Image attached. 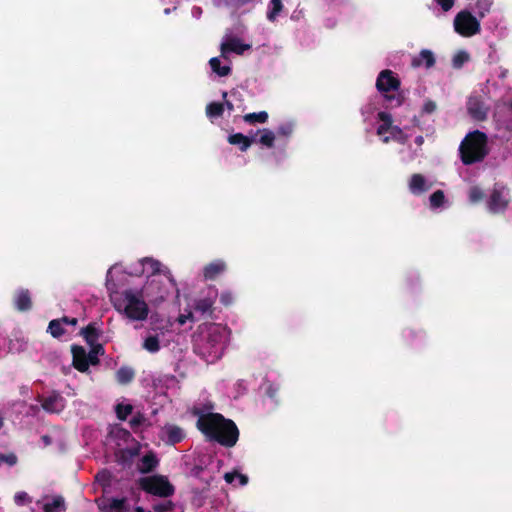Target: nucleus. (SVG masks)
<instances>
[{
  "mask_svg": "<svg viewBox=\"0 0 512 512\" xmlns=\"http://www.w3.org/2000/svg\"><path fill=\"white\" fill-rule=\"evenodd\" d=\"M226 340V331L221 325L205 323L193 334V351L207 363H213L223 355Z\"/></svg>",
  "mask_w": 512,
  "mask_h": 512,
  "instance_id": "obj_1",
  "label": "nucleus"
},
{
  "mask_svg": "<svg viewBox=\"0 0 512 512\" xmlns=\"http://www.w3.org/2000/svg\"><path fill=\"white\" fill-rule=\"evenodd\" d=\"M198 430L210 441L226 448L234 447L239 439V430L235 422L220 413L201 415L196 423Z\"/></svg>",
  "mask_w": 512,
  "mask_h": 512,
  "instance_id": "obj_2",
  "label": "nucleus"
},
{
  "mask_svg": "<svg viewBox=\"0 0 512 512\" xmlns=\"http://www.w3.org/2000/svg\"><path fill=\"white\" fill-rule=\"evenodd\" d=\"M459 153L465 165L481 162L489 153L487 135L479 130L469 132L460 144Z\"/></svg>",
  "mask_w": 512,
  "mask_h": 512,
  "instance_id": "obj_3",
  "label": "nucleus"
},
{
  "mask_svg": "<svg viewBox=\"0 0 512 512\" xmlns=\"http://www.w3.org/2000/svg\"><path fill=\"white\" fill-rule=\"evenodd\" d=\"M114 307L123 312L127 318L134 321H143L147 318L149 308L141 296L136 295L132 290H125L120 298L114 300Z\"/></svg>",
  "mask_w": 512,
  "mask_h": 512,
  "instance_id": "obj_4",
  "label": "nucleus"
},
{
  "mask_svg": "<svg viewBox=\"0 0 512 512\" xmlns=\"http://www.w3.org/2000/svg\"><path fill=\"white\" fill-rule=\"evenodd\" d=\"M139 485L146 493L163 498L170 497L175 492L174 486L162 475L143 477L139 480Z\"/></svg>",
  "mask_w": 512,
  "mask_h": 512,
  "instance_id": "obj_5",
  "label": "nucleus"
},
{
  "mask_svg": "<svg viewBox=\"0 0 512 512\" xmlns=\"http://www.w3.org/2000/svg\"><path fill=\"white\" fill-rule=\"evenodd\" d=\"M454 29L463 37H471L480 32V22L469 11L464 10L455 16Z\"/></svg>",
  "mask_w": 512,
  "mask_h": 512,
  "instance_id": "obj_6",
  "label": "nucleus"
},
{
  "mask_svg": "<svg viewBox=\"0 0 512 512\" xmlns=\"http://www.w3.org/2000/svg\"><path fill=\"white\" fill-rule=\"evenodd\" d=\"M376 88L380 93L396 91L400 88V80L391 70H382L376 80Z\"/></svg>",
  "mask_w": 512,
  "mask_h": 512,
  "instance_id": "obj_7",
  "label": "nucleus"
},
{
  "mask_svg": "<svg viewBox=\"0 0 512 512\" xmlns=\"http://www.w3.org/2000/svg\"><path fill=\"white\" fill-rule=\"evenodd\" d=\"M71 353L73 367L79 372H87L89 370L91 362L89 359V354L87 353L85 348L80 345H72Z\"/></svg>",
  "mask_w": 512,
  "mask_h": 512,
  "instance_id": "obj_8",
  "label": "nucleus"
},
{
  "mask_svg": "<svg viewBox=\"0 0 512 512\" xmlns=\"http://www.w3.org/2000/svg\"><path fill=\"white\" fill-rule=\"evenodd\" d=\"M468 114L476 121L487 119L489 108L480 99V97H470L467 102Z\"/></svg>",
  "mask_w": 512,
  "mask_h": 512,
  "instance_id": "obj_9",
  "label": "nucleus"
},
{
  "mask_svg": "<svg viewBox=\"0 0 512 512\" xmlns=\"http://www.w3.org/2000/svg\"><path fill=\"white\" fill-rule=\"evenodd\" d=\"M509 204V199L505 196L503 190L493 189L488 200V208L492 213L503 212Z\"/></svg>",
  "mask_w": 512,
  "mask_h": 512,
  "instance_id": "obj_10",
  "label": "nucleus"
},
{
  "mask_svg": "<svg viewBox=\"0 0 512 512\" xmlns=\"http://www.w3.org/2000/svg\"><path fill=\"white\" fill-rule=\"evenodd\" d=\"M227 268L226 263L221 260L217 259L209 264H207L203 269V275L206 280H214L216 279L220 274H222Z\"/></svg>",
  "mask_w": 512,
  "mask_h": 512,
  "instance_id": "obj_11",
  "label": "nucleus"
},
{
  "mask_svg": "<svg viewBox=\"0 0 512 512\" xmlns=\"http://www.w3.org/2000/svg\"><path fill=\"white\" fill-rule=\"evenodd\" d=\"M14 306L20 312H26L32 308L31 294L28 289H20L16 292Z\"/></svg>",
  "mask_w": 512,
  "mask_h": 512,
  "instance_id": "obj_12",
  "label": "nucleus"
},
{
  "mask_svg": "<svg viewBox=\"0 0 512 512\" xmlns=\"http://www.w3.org/2000/svg\"><path fill=\"white\" fill-rule=\"evenodd\" d=\"M435 57L432 51L423 49L420 51L418 56L413 57L411 65L414 68L421 67L424 65L426 68H431L435 65Z\"/></svg>",
  "mask_w": 512,
  "mask_h": 512,
  "instance_id": "obj_13",
  "label": "nucleus"
},
{
  "mask_svg": "<svg viewBox=\"0 0 512 512\" xmlns=\"http://www.w3.org/2000/svg\"><path fill=\"white\" fill-rule=\"evenodd\" d=\"M216 295L199 298L194 303V311L202 316H211L213 314V305Z\"/></svg>",
  "mask_w": 512,
  "mask_h": 512,
  "instance_id": "obj_14",
  "label": "nucleus"
},
{
  "mask_svg": "<svg viewBox=\"0 0 512 512\" xmlns=\"http://www.w3.org/2000/svg\"><path fill=\"white\" fill-rule=\"evenodd\" d=\"M163 432L166 435V443L175 445L185 438L184 430L177 425H165Z\"/></svg>",
  "mask_w": 512,
  "mask_h": 512,
  "instance_id": "obj_15",
  "label": "nucleus"
},
{
  "mask_svg": "<svg viewBox=\"0 0 512 512\" xmlns=\"http://www.w3.org/2000/svg\"><path fill=\"white\" fill-rule=\"evenodd\" d=\"M228 142L231 145L238 146L241 152H245L250 148V146L254 142V139L238 132L229 135Z\"/></svg>",
  "mask_w": 512,
  "mask_h": 512,
  "instance_id": "obj_16",
  "label": "nucleus"
},
{
  "mask_svg": "<svg viewBox=\"0 0 512 512\" xmlns=\"http://www.w3.org/2000/svg\"><path fill=\"white\" fill-rule=\"evenodd\" d=\"M139 470L141 473L147 474L155 470L159 464L156 454L152 451L146 453L140 460Z\"/></svg>",
  "mask_w": 512,
  "mask_h": 512,
  "instance_id": "obj_17",
  "label": "nucleus"
},
{
  "mask_svg": "<svg viewBox=\"0 0 512 512\" xmlns=\"http://www.w3.org/2000/svg\"><path fill=\"white\" fill-rule=\"evenodd\" d=\"M249 45L243 44L238 38H231L227 42L222 43L221 51L225 52H234L236 54H243L245 50L249 49Z\"/></svg>",
  "mask_w": 512,
  "mask_h": 512,
  "instance_id": "obj_18",
  "label": "nucleus"
},
{
  "mask_svg": "<svg viewBox=\"0 0 512 512\" xmlns=\"http://www.w3.org/2000/svg\"><path fill=\"white\" fill-rule=\"evenodd\" d=\"M409 189L413 194H421L429 189L422 174H413L409 182Z\"/></svg>",
  "mask_w": 512,
  "mask_h": 512,
  "instance_id": "obj_19",
  "label": "nucleus"
},
{
  "mask_svg": "<svg viewBox=\"0 0 512 512\" xmlns=\"http://www.w3.org/2000/svg\"><path fill=\"white\" fill-rule=\"evenodd\" d=\"M116 381L121 385L131 383L135 378V371L129 366H121L115 374Z\"/></svg>",
  "mask_w": 512,
  "mask_h": 512,
  "instance_id": "obj_20",
  "label": "nucleus"
},
{
  "mask_svg": "<svg viewBox=\"0 0 512 512\" xmlns=\"http://www.w3.org/2000/svg\"><path fill=\"white\" fill-rule=\"evenodd\" d=\"M81 335L89 346L98 344L97 340L99 338L100 332L97 329L95 323H89L86 327L82 328Z\"/></svg>",
  "mask_w": 512,
  "mask_h": 512,
  "instance_id": "obj_21",
  "label": "nucleus"
},
{
  "mask_svg": "<svg viewBox=\"0 0 512 512\" xmlns=\"http://www.w3.org/2000/svg\"><path fill=\"white\" fill-rule=\"evenodd\" d=\"M283 9L284 6L282 0H270L267 11V19L270 22H275Z\"/></svg>",
  "mask_w": 512,
  "mask_h": 512,
  "instance_id": "obj_22",
  "label": "nucleus"
},
{
  "mask_svg": "<svg viewBox=\"0 0 512 512\" xmlns=\"http://www.w3.org/2000/svg\"><path fill=\"white\" fill-rule=\"evenodd\" d=\"M65 510V501L62 496H55L52 501L43 505L44 512H61Z\"/></svg>",
  "mask_w": 512,
  "mask_h": 512,
  "instance_id": "obj_23",
  "label": "nucleus"
},
{
  "mask_svg": "<svg viewBox=\"0 0 512 512\" xmlns=\"http://www.w3.org/2000/svg\"><path fill=\"white\" fill-rule=\"evenodd\" d=\"M108 508L110 512H130L126 498H112Z\"/></svg>",
  "mask_w": 512,
  "mask_h": 512,
  "instance_id": "obj_24",
  "label": "nucleus"
},
{
  "mask_svg": "<svg viewBox=\"0 0 512 512\" xmlns=\"http://www.w3.org/2000/svg\"><path fill=\"white\" fill-rule=\"evenodd\" d=\"M224 113V104L220 102H210L206 106V115L209 119L219 118Z\"/></svg>",
  "mask_w": 512,
  "mask_h": 512,
  "instance_id": "obj_25",
  "label": "nucleus"
},
{
  "mask_svg": "<svg viewBox=\"0 0 512 512\" xmlns=\"http://www.w3.org/2000/svg\"><path fill=\"white\" fill-rule=\"evenodd\" d=\"M61 397L59 395H52L46 397L42 402V407L47 412H59V402L61 401Z\"/></svg>",
  "mask_w": 512,
  "mask_h": 512,
  "instance_id": "obj_26",
  "label": "nucleus"
},
{
  "mask_svg": "<svg viewBox=\"0 0 512 512\" xmlns=\"http://www.w3.org/2000/svg\"><path fill=\"white\" fill-rule=\"evenodd\" d=\"M268 113L266 111L248 113L243 116V120L248 124L266 123L268 120Z\"/></svg>",
  "mask_w": 512,
  "mask_h": 512,
  "instance_id": "obj_27",
  "label": "nucleus"
},
{
  "mask_svg": "<svg viewBox=\"0 0 512 512\" xmlns=\"http://www.w3.org/2000/svg\"><path fill=\"white\" fill-rule=\"evenodd\" d=\"M209 64L212 71L221 77L227 76L231 73V68L229 66H221V62L218 57L211 58Z\"/></svg>",
  "mask_w": 512,
  "mask_h": 512,
  "instance_id": "obj_28",
  "label": "nucleus"
},
{
  "mask_svg": "<svg viewBox=\"0 0 512 512\" xmlns=\"http://www.w3.org/2000/svg\"><path fill=\"white\" fill-rule=\"evenodd\" d=\"M90 351L87 352L89 354V359L91 365L96 366L100 363L99 356H103L105 354V349L102 344H94L90 345Z\"/></svg>",
  "mask_w": 512,
  "mask_h": 512,
  "instance_id": "obj_29",
  "label": "nucleus"
},
{
  "mask_svg": "<svg viewBox=\"0 0 512 512\" xmlns=\"http://www.w3.org/2000/svg\"><path fill=\"white\" fill-rule=\"evenodd\" d=\"M47 332L54 338H60L66 333L62 322L58 319H53L49 322Z\"/></svg>",
  "mask_w": 512,
  "mask_h": 512,
  "instance_id": "obj_30",
  "label": "nucleus"
},
{
  "mask_svg": "<svg viewBox=\"0 0 512 512\" xmlns=\"http://www.w3.org/2000/svg\"><path fill=\"white\" fill-rule=\"evenodd\" d=\"M259 143L267 148H272L275 142V134L269 129H263L262 135L259 138Z\"/></svg>",
  "mask_w": 512,
  "mask_h": 512,
  "instance_id": "obj_31",
  "label": "nucleus"
},
{
  "mask_svg": "<svg viewBox=\"0 0 512 512\" xmlns=\"http://www.w3.org/2000/svg\"><path fill=\"white\" fill-rule=\"evenodd\" d=\"M143 348L151 353H156L160 350V341L158 336H148L143 343Z\"/></svg>",
  "mask_w": 512,
  "mask_h": 512,
  "instance_id": "obj_32",
  "label": "nucleus"
},
{
  "mask_svg": "<svg viewBox=\"0 0 512 512\" xmlns=\"http://www.w3.org/2000/svg\"><path fill=\"white\" fill-rule=\"evenodd\" d=\"M133 407L130 404H117L115 411L119 420H126L127 417L132 413Z\"/></svg>",
  "mask_w": 512,
  "mask_h": 512,
  "instance_id": "obj_33",
  "label": "nucleus"
},
{
  "mask_svg": "<svg viewBox=\"0 0 512 512\" xmlns=\"http://www.w3.org/2000/svg\"><path fill=\"white\" fill-rule=\"evenodd\" d=\"M430 206L432 208H439L444 204L445 195L442 190H437L430 195Z\"/></svg>",
  "mask_w": 512,
  "mask_h": 512,
  "instance_id": "obj_34",
  "label": "nucleus"
},
{
  "mask_svg": "<svg viewBox=\"0 0 512 512\" xmlns=\"http://www.w3.org/2000/svg\"><path fill=\"white\" fill-rule=\"evenodd\" d=\"M469 60V54L466 51L457 52L452 59V65L454 68H461L464 63Z\"/></svg>",
  "mask_w": 512,
  "mask_h": 512,
  "instance_id": "obj_35",
  "label": "nucleus"
},
{
  "mask_svg": "<svg viewBox=\"0 0 512 512\" xmlns=\"http://www.w3.org/2000/svg\"><path fill=\"white\" fill-rule=\"evenodd\" d=\"M490 7V0H477L476 2V10L480 18H483L489 12Z\"/></svg>",
  "mask_w": 512,
  "mask_h": 512,
  "instance_id": "obj_36",
  "label": "nucleus"
},
{
  "mask_svg": "<svg viewBox=\"0 0 512 512\" xmlns=\"http://www.w3.org/2000/svg\"><path fill=\"white\" fill-rule=\"evenodd\" d=\"M143 266H147L151 274L155 275L160 272L161 263L152 258L143 259Z\"/></svg>",
  "mask_w": 512,
  "mask_h": 512,
  "instance_id": "obj_37",
  "label": "nucleus"
},
{
  "mask_svg": "<svg viewBox=\"0 0 512 512\" xmlns=\"http://www.w3.org/2000/svg\"><path fill=\"white\" fill-rule=\"evenodd\" d=\"M174 507L175 504L171 500H168L166 502L153 505V510L154 512H170Z\"/></svg>",
  "mask_w": 512,
  "mask_h": 512,
  "instance_id": "obj_38",
  "label": "nucleus"
},
{
  "mask_svg": "<svg viewBox=\"0 0 512 512\" xmlns=\"http://www.w3.org/2000/svg\"><path fill=\"white\" fill-rule=\"evenodd\" d=\"M470 201L473 203L479 202L484 198V193L479 187H472L469 192Z\"/></svg>",
  "mask_w": 512,
  "mask_h": 512,
  "instance_id": "obj_39",
  "label": "nucleus"
},
{
  "mask_svg": "<svg viewBox=\"0 0 512 512\" xmlns=\"http://www.w3.org/2000/svg\"><path fill=\"white\" fill-rule=\"evenodd\" d=\"M15 503L17 505H24L26 503H31V498L26 492H18L14 496Z\"/></svg>",
  "mask_w": 512,
  "mask_h": 512,
  "instance_id": "obj_40",
  "label": "nucleus"
},
{
  "mask_svg": "<svg viewBox=\"0 0 512 512\" xmlns=\"http://www.w3.org/2000/svg\"><path fill=\"white\" fill-rule=\"evenodd\" d=\"M377 117L382 122L383 125L392 128L393 119L391 114L381 111L378 113Z\"/></svg>",
  "mask_w": 512,
  "mask_h": 512,
  "instance_id": "obj_41",
  "label": "nucleus"
},
{
  "mask_svg": "<svg viewBox=\"0 0 512 512\" xmlns=\"http://www.w3.org/2000/svg\"><path fill=\"white\" fill-rule=\"evenodd\" d=\"M234 297L233 294L230 291H224L220 295V302L224 306H229L233 303Z\"/></svg>",
  "mask_w": 512,
  "mask_h": 512,
  "instance_id": "obj_42",
  "label": "nucleus"
},
{
  "mask_svg": "<svg viewBox=\"0 0 512 512\" xmlns=\"http://www.w3.org/2000/svg\"><path fill=\"white\" fill-rule=\"evenodd\" d=\"M437 105L432 100L425 101L422 111L426 114H431L436 111Z\"/></svg>",
  "mask_w": 512,
  "mask_h": 512,
  "instance_id": "obj_43",
  "label": "nucleus"
},
{
  "mask_svg": "<svg viewBox=\"0 0 512 512\" xmlns=\"http://www.w3.org/2000/svg\"><path fill=\"white\" fill-rule=\"evenodd\" d=\"M436 2L443 11L447 12L453 7L455 0H436Z\"/></svg>",
  "mask_w": 512,
  "mask_h": 512,
  "instance_id": "obj_44",
  "label": "nucleus"
},
{
  "mask_svg": "<svg viewBox=\"0 0 512 512\" xmlns=\"http://www.w3.org/2000/svg\"><path fill=\"white\" fill-rule=\"evenodd\" d=\"M142 421H143V417L140 414H138L137 416H133L131 418V420L129 421V424H130L131 428L135 429L142 424Z\"/></svg>",
  "mask_w": 512,
  "mask_h": 512,
  "instance_id": "obj_45",
  "label": "nucleus"
},
{
  "mask_svg": "<svg viewBox=\"0 0 512 512\" xmlns=\"http://www.w3.org/2000/svg\"><path fill=\"white\" fill-rule=\"evenodd\" d=\"M278 133L283 136H289L292 133V126L290 124L281 125L278 128Z\"/></svg>",
  "mask_w": 512,
  "mask_h": 512,
  "instance_id": "obj_46",
  "label": "nucleus"
},
{
  "mask_svg": "<svg viewBox=\"0 0 512 512\" xmlns=\"http://www.w3.org/2000/svg\"><path fill=\"white\" fill-rule=\"evenodd\" d=\"M58 320H60V322H62L63 325L66 324V325L75 326L78 323L77 318H70L67 316H63L62 318H59Z\"/></svg>",
  "mask_w": 512,
  "mask_h": 512,
  "instance_id": "obj_47",
  "label": "nucleus"
},
{
  "mask_svg": "<svg viewBox=\"0 0 512 512\" xmlns=\"http://www.w3.org/2000/svg\"><path fill=\"white\" fill-rule=\"evenodd\" d=\"M237 475L238 472H227L224 475V479L228 484H231L237 478Z\"/></svg>",
  "mask_w": 512,
  "mask_h": 512,
  "instance_id": "obj_48",
  "label": "nucleus"
},
{
  "mask_svg": "<svg viewBox=\"0 0 512 512\" xmlns=\"http://www.w3.org/2000/svg\"><path fill=\"white\" fill-rule=\"evenodd\" d=\"M192 319H193V313L189 312L186 315H180L178 317V323L183 325V324H185L187 322V320H192Z\"/></svg>",
  "mask_w": 512,
  "mask_h": 512,
  "instance_id": "obj_49",
  "label": "nucleus"
},
{
  "mask_svg": "<svg viewBox=\"0 0 512 512\" xmlns=\"http://www.w3.org/2000/svg\"><path fill=\"white\" fill-rule=\"evenodd\" d=\"M222 97L224 99V103H223L224 104V109L227 108V110L233 111L234 110V106H233L232 102H230L229 100L226 99L227 92L224 91L222 93Z\"/></svg>",
  "mask_w": 512,
  "mask_h": 512,
  "instance_id": "obj_50",
  "label": "nucleus"
},
{
  "mask_svg": "<svg viewBox=\"0 0 512 512\" xmlns=\"http://www.w3.org/2000/svg\"><path fill=\"white\" fill-rule=\"evenodd\" d=\"M203 470H204V469H203V467H202V466H200V465H195V466L191 469L190 473H191V475H192V476H194V477H200V475H201V473L203 472Z\"/></svg>",
  "mask_w": 512,
  "mask_h": 512,
  "instance_id": "obj_51",
  "label": "nucleus"
},
{
  "mask_svg": "<svg viewBox=\"0 0 512 512\" xmlns=\"http://www.w3.org/2000/svg\"><path fill=\"white\" fill-rule=\"evenodd\" d=\"M390 129H391L390 127L380 124L377 128V134L379 136H382V135L386 134L388 131H390Z\"/></svg>",
  "mask_w": 512,
  "mask_h": 512,
  "instance_id": "obj_52",
  "label": "nucleus"
},
{
  "mask_svg": "<svg viewBox=\"0 0 512 512\" xmlns=\"http://www.w3.org/2000/svg\"><path fill=\"white\" fill-rule=\"evenodd\" d=\"M278 392V389L274 387L273 385H269L267 388V394L270 398H274Z\"/></svg>",
  "mask_w": 512,
  "mask_h": 512,
  "instance_id": "obj_53",
  "label": "nucleus"
},
{
  "mask_svg": "<svg viewBox=\"0 0 512 512\" xmlns=\"http://www.w3.org/2000/svg\"><path fill=\"white\" fill-rule=\"evenodd\" d=\"M237 478L239 479V484L244 486L248 483V477L244 474L238 473Z\"/></svg>",
  "mask_w": 512,
  "mask_h": 512,
  "instance_id": "obj_54",
  "label": "nucleus"
},
{
  "mask_svg": "<svg viewBox=\"0 0 512 512\" xmlns=\"http://www.w3.org/2000/svg\"><path fill=\"white\" fill-rule=\"evenodd\" d=\"M41 439H42L43 443H44L46 446H48V445H50V444L52 443V439H51V437H50L49 435H43V436L41 437Z\"/></svg>",
  "mask_w": 512,
  "mask_h": 512,
  "instance_id": "obj_55",
  "label": "nucleus"
},
{
  "mask_svg": "<svg viewBox=\"0 0 512 512\" xmlns=\"http://www.w3.org/2000/svg\"><path fill=\"white\" fill-rule=\"evenodd\" d=\"M424 142V138L423 136L419 135L415 138V143L418 145V146H421Z\"/></svg>",
  "mask_w": 512,
  "mask_h": 512,
  "instance_id": "obj_56",
  "label": "nucleus"
},
{
  "mask_svg": "<svg viewBox=\"0 0 512 512\" xmlns=\"http://www.w3.org/2000/svg\"><path fill=\"white\" fill-rule=\"evenodd\" d=\"M390 131L392 133H399V134L402 133V130L398 126H393V125H392V128L390 129Z\"/></svg>",
  "mask_w": 512,
  "mask_h": 512,
  "instance_id": "obj_57",
  "label": "nucleus"
},
{
  "mask_svg": "<svg viewBox=\"0 0 512 512\" xmlns=\"http://www.w3.org/2000/svg\"><path fill=\"white\" fill-rule=\"evenodd\" d=\"M134 512H146V511L144 510L143 507L137 506V507H135Z\"/></svg>",
  "mask_w": 512,
  "mask_h": 512,
  "instance_id": "obj_58",
  "label": "nucleus"
},
{
  "mask_svg": "<svg viewBox=\"0 0 512 512\" xmlns=\"http://www.w3.org/2000/svg\"><path fill=\"white\" fill-rule=\"evenodd\" d=\"M106 475H107L106 473H102V474L99 473V474H97L96 479L100 480L101 478H105Z\"/></svg>",
  "mask_w": 512,
  "mask_h": 512,
  "instance_id": "obj_59",
  "label": "nucleus"
},
{
  "mask_svg": "<svg viewBox=\"0 0 512 512\" xmlns=\"http://www.w3.org/2000/svg\"><path fill=\"white\" fill-rule=\"evenodd\" d=\"M507 106L510 110H512V98L507 102Z\"/></svg>",
  "mask_w": 512,
  "mask_h": 512,
  "instance_id": "obj_60",
  "label": "nucleus"
},
{
  "mask_svg": "<svg viewBox=\"0 0 512 512\" xmlns=\"http://www.w3.org/2000/svg\"><path fill=\"white\" fill-rule=\"evenodd\" d=\"M4 426V419L0 416V429H2Z\"/></svg>",
  "mask_w": 512,
  "mask_h": 512,
  "instance_id": "obj_61",
  "label": "nucleus"
},
{
  "mask_svg": "<svg viewBox=\"0 0 512 512\" xmlns=\"http://www.w3.org/2000/svg\"><path fill=\"white\" fill-rule=\"evenodd\" d=\"M382 141H383L384 143H388V142L390 141V138H389L388 136H385V137L382 139Z\"/></svg>",
  "mask_w": 512,
  "mask_h": 512,
  "instance_id": "obj_62",
  "label": "nucleus"
},
{
  "mask_svg": "<svg viewBox=\"0 0 512 512\" xmlns=\"http://www.w3.org/2000/svg\"><path fill=\"white\" fill-rule=\"evenodd\" d=\"M385 97L388 101H392L394 99V96L386 95Z\"/></svg>",
  "mask_w": 512,
  "mask_h": 512,
  "instance_id": "obj_63",
  "label": "nucleus"
},
{
  "mask_svg": "<svg viewBox=\"0 0 512 512\" xmlns=\"http://www.w3.org/2000/svg\"><path fill=\"white\" fill-rule=\"evenodd\" d=\"M123 433H124L125 435H127V436H130L129 431L123 430Z\"/></svg>",
  "mask_w": 512,
  "mask_h": 512,
  "instance_id": "obj_64",
  "label": "nucleus"
}]
</instances>
